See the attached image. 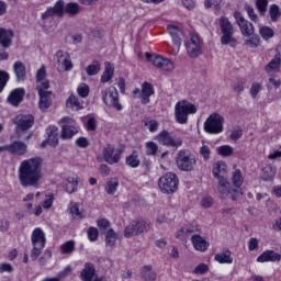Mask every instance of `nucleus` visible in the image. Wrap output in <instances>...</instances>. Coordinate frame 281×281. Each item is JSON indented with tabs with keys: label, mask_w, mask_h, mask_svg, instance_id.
I'll list each match as a JSON object with an SVG mask.
<instances>
[{
	"label": "nucleus",
	"mask_w": 281,
	"mask_h": 281,
	"mask_svg": "<svg viewBox=\"0 0 281 281\" xmlns=\"http://www.w3.org/2000/svg\"><path fill=\"white\" fill-rule=\"evenodd\" d=\"M217 153L222 155V157H232V155H234V148L229 145H223L218 147Z\"/></svg>",
	"instance_id": "50"
},
{
	"label": "nucleus",
	"mask_w": 281,
	"mask_h": 281,
	"mask_svg": "<svg viewBox=\"0 0 281 281\" xmlns=\"http://www.w3.org/2000/svg\"><path fill=\"white\" fill-rule=\"evenodd\" d=\"M176 166L181 172H192L196 167V156L189 149H181L176 155Z\"/></svg>",
	"instance_id": "3"
},
{
	"label": "nucleus",
	"mask_w": 281,
	"mask_h": 281,
	"mask_svg": "<svg viewBox=\"0 0 281 281\" xmlns=\"http://www.w3.org/2000/svg\"><path fill=\"white\" fill-rule=\"evenodd\" d=\"M97 128H98V120H95V117H90L87 122V130L97 131Z\"/></svg>",
	"instance_id": "61"
},
{
	"label": "nucleus",
	"mask_w": 281,
	"mask_h": 281,
	"mask_svg": "<svg viewBox=\"0 0 281 281\" xmlns=\"http://www.w3.org/2000/svg\"><path fill=\"white\" fill-rule=\"evenodd\" d=\"M77 92H78V95H80V98H88L89 97V87L87 86V83H81L77 88Z\"/></svg>",
	"instance_id": "54"
},
{
	"label": "nucleus",
	"mask_w": 281,
	"mask_h": 281,
	"mask_svg": "<svg viewBox=\"0 0 281 281\" xmlns=\"http://www.w3.org/2000/svg\"><path fill=\"white\" fill-rule=\"evenodd\" d=\"M245 85H247V81L245 79H238L233 85V90L235 91V93H243L245 91Z\"/></svg>",
	"instance_id": "52"
},
{
	"label": "nucleus",
	"mask_w": 281,
	"mask_h": 281,
	"mask_svg": "<svg viewBox=\"0 0 281 281\" xmlns=\"http://www.w3.org/2000/svg\"><path fill=\"white\" fill-rule=\"evenodd\" d=\"M47 77V71L45 70V65H43L36 72V80L37 82L41 80H45Z\"/></svg>",
	"instance_id": "62"
},
{
	"label": "nucleus",
	"mask_w": 281,
	"mask_h": 281,
	"mask_svg": "<svg viewBox=\"0 0 281 281\" xmlns=\"http://www.w3.org/2000/svg\"><path fill=\"white\" fill-rule=\"evenodd\" d=\"M64 188L68 194H74L78 190V179L74 177H69L65 182H64Z\"/></svg>",
	"instance_id": "38"
},
{
	"label": "nucleus",
	"mask_w": 281,
	"mask_h": 281,
	"mask_svg": "<svg viewBox=\"0 0 281 281\" xmlns=\"http://www.w3.org/2000/svg\"><path fill=\"white\" fill-rule=\"evenodd\" d=\"M31 243L33 245L31 258L35 261L38 260V256H41V254H43V249H45V243H47L45 232H43L42 228H35L31 235Z\"/></svg>",
	"instance_id": "7"
},
{
	"label": "nucleus",
	"mask_w": 281,
	"mask_h": 281,
	"mask_svg": "<svg viewBox=\"0 0 281 281\" xmlns=\"http://www.w3.org/2000/svg\"><path fill=\"white\" fill-rule=\"evenodd\" d=\"M191 243L196 251H207L210 244L201 235H192Z\"/></svg>",
	"instance_id": "28"
},
{
	"label": "nucleus",
	"mask_w": 281,
	"mask_h": 281,
	"mask_svg": "<svg viewBox=\"0 0 281 281\" xmlns=\"http://www.w3.org/2000/svg\"><path fill=\"white\" fill-rule=\"evenodd\" d=\"M13 71L15 74V78L18 82H23L27 76V70L25 68V64L23 61H15L13 65Z\"/></svg>",
	"instance_id": "27"
},
{
	"label": "nucleus",
	"mask_w": 281,
	"mask_h": 281,
	"mask_svg": "<svg viewBox=\"0 0 281 281\" xmlns=\"http://www.w3.org/2000/svg\"><path fill=\"white\" fill-rule=\"evenodd\" d=\"M246 37L247 38L244 41V45L247 47L256 48L260 45V36L252 33V35Z\"/></svg>",
	"instance_id": "42"
},
{
	"label": "nucleus",
	"mask_w": 281,
	"mask_h": 281,
	"mask_svg": "<svg viewBox=\"0 0 281 281\" xmlns=\"http://www.w3.org/2000/svg\"><path fill=\"white\" fill-rule=\"evenodd\" d=\"M64 10L66 14H69V16H76L80 12V4L76 2L64 4Z\"/></svg>",
	"instance_id": "41"
},
{
	"label": "nucleus",
	"mask_w": 281,
	"mask_h": 281,
	"mask_svg": "<svg viewBox=\"0 0 281 281\" xmlns=\"http://www.w3.org/2000/svg\"><path fill=\"white\" fill-rule=\"evenodd\" d=\"M217 192L220 193L221 199H232L233 201H238V199L245 194L243 189L232 187V183L227 178H220L217 182Z\"/></svg>",
	"instance_id": "4"
},
{
	"label": "nucleus",
	"mask_w": 281,
	"mask_h": 281,
	"mask_svg": "<svg viewBox=\"0 0 281 281\" xmlns=\"http://www.w3.org/2000/svg\"><path fill=\"white\" fill-rule=\"evenodd\" d=\"M227 175V165L223 161H218L213 166V176L216 180L225 179Z\"/></svg>",
	"instance_id": "29"
},
{
	"label": "nucleus",
	"mask_w": 281,
	"mask_h": 281,
	"mask_svg": "<svg viewBox=\"0 0 281 281\" xmlns=\"http://www.w3.org/2000/svg\"><path fill=\"white\" fill-rule=\"evenodd\" d=\"M150 224L144 220H134L132 221L124 229L125 238H133V236H139L144 232H148Z\"/></svg>",
	"instance_id": "11"
},
{
	"label": "nucleus",
	"mask_w": 281,
	"mask_h": 281,
	"mask_svg": "<svg viewBox=\"0 0 281 281\" xmlns=\"http://www.w3.org/2000/svg\"><path fill=\"white\" fill-rule=\"evenodd\" d=\"M47 89H49V81L47 79L37 81V85H36L37 93H49L50 91H47Z\"/></svg>",
	"instance_id": "48"
},
{
	"label": "nucleus",
	"mask_w": 281,
	"mask_h": 281,
	"mask_svg": "<svg viewBox=\"0 0 281 281\" xmlns=\"http://www.w3.org/2000/svg\"><path fill=\"white\" fill-rule=\"evenodd\" d=\"M61 254H74L76 251V241L68 240L60 246Z\"/></svg>",
	"instance_id": "46"
},
{
	"label": "nucleus",
	"mask_w": 281,
	"mask_h": 281,
	"mask_svg": "<svg viewBox=\"0 0 281 281\" xmlns=\"http://www.w3.org/2000/svg\"><path fill=\"white\" fill-rule=\"evenodd\" d=\"M200 155L203 157L204 161H210V155H212V150L207 145H203L200 148Z\"/></svg>",
	"instance_id": "53"
},
{
	"label": "nucleus",
	"mask_w": 281,
	"mask_h": 281,
	"mask_svg": "<svg viewBox=\"0 0 281 281\" xmlns=\"http://www.w3.org/2000/svg\"><path fill=\"white\" fill-rule=\"evenodd\" d=\"M12 38H14V31L0 27V45L4 49L12 46Z\"/></svg>",
	"instance_id": "22"
},
{
	"label": "nucleus",
	"mask_w": 281,
	"mask_h": 281,
	"mask_svg": "<svg viewBox=\"0 0 281 281\" xmlns=\"http://www.w3.org/2000/svg\"><path fill=\"white\" fill-rule=\"evenodd\" d=\"M280 260L281 255L273 250H266L257 258V262H280Z\"/></svg>",
	"instance_id": "24"
},
{
	"label": "nucleus",
	"mask_w": 281,
	"mask_h": 281,
	"mask_svg": "<svg viewBox=\"0 0 281 281\" xmlns=\"http://www.w3.org/2000/svg\"><path fill=\"white\" fill-rule=\"evenodd\" d=\"M40 95L38 108L41 111H47L52 106V92H37Z\"/></svg>",
	"instance_id": "30"
},
{
	"label": "nucleus",
	"mask_w": 281,
	"mask_h": 281,
	"mask_svg": "<svg viewBox=\"0 0 281 281\" xmlns=\"http://www.w3.org/2000/svg\"><path fill=\"white\" fill-rule=\"evenodd\" d=\"M276 167L272 165H266L261 171L262 181H273V179H276Z\"/></svg>",
	"instance_id": "32"
},
{
	"label": "nucleus",
	"mask_w": 281,
	"mask_h": 281,
	"mask_svg": "<svg viewBox=\"0 0 281 281\" xmlns=\"http://www.w3.org/2000/svg\"><path fill=\"white\" fill-rule=\"evenodd\" d=\"M147 60L153 63L154 67H157V69H161V71H172L175 69V64L168 58H164L162 56H155L153 58V55L150 53L145 54Z\"/></svg>",
	"instance_id": "14"
},
{
	"label": "nucleus",
	"mask_w": 281,
	"mask_h": 281,
	"mask_svg": "<svg viewBox=\"0 0 281 281\" xmlns=\"http://www.w3.org/2000/svg\"><path fill=\"white\" fill-rule=\"evenodd\" d=\"M9 154L23 157V155L27 154V144L23 143L22 140H15L9 144Z\"/></svg>",
	"instance_id": "21"
},
{
	"label": "nucleus",
	"mask_w": 281,
	"mask_h": 281,
	"mask_svg": "<svg viewBox=\"0 0 281 281\" xmlns=\"http://www.w3.org/2000/svg\"><path fill=\"white\" fill-rule=\"evenodd\" d=\"M52 16H58L61 19V16H65V1L58 0L53 8H48L46 12L42 14V19H49Z\"/></svg>",
	"instance_id": "17"
},
{
	"label": "nucleus",
	"mask_w": 281,
	"mask_h": 281,
	"mask_svg": "<svg viewBox=\"0 0 281 281\" xmlns=\"http://www.w3.org/2000/svg\"><path fill=\"white\" fill-rule=\"evenodd\" d=\"M56 60L58 67H61L64 71H71V69H74V64L71 63V56L69 53L65 50H58L56 53Z\"/></svg>",
	"instance_id": "18"
},
{
	"label": "nucleus",
	"mask_w": 281,
	"mask_h": 281,
	"mask_svg": "<svg viewBox=\"0 0 281 281\" xmlns=\"http://www.w3.org/2000/svg\"><path fill=\"white\" fill-rule=\"evenodd\" d=\"M122 153H124L122 149L115 148V146L108 144L103 147L102 156L106 164L113 166L114 164H120Z\"/></svg>",
	"instance_id": "12"
},
{
	"label": "nucleus",
	"mask_w": 281,
	"mask_h": 281,
	"mask_svg": "<svg viewBox=\"0 0 281 281\" xmlns=\"http://www.w3.org/2000/svg\"><path fill=\"white\" fill-rule=\"evenodd\" d=\"M220 27L222 30L221 43L222 45H229V47H236L238 40L234 37V25L227 18H220Z\"/></svg>",
	"instance_id": "6"
},
{
	"label": "nucleus",
	"mask_w": 281,
	"mask_h": 281,
	"mask_svg": "<svg viewBox=\"0 0 281 281\" xmlns=\"http://www.w3.org/2000/svg\"><path fill=\"white\" fill-rule=\"evenodd\" d=\"M234 170L231 176V181L237 190H240L243 188V183H245V177H243V171L238 168H236V165L233 166Z\"/></svg>",
	"instance_id": "26"
},
{
	"label": "nucleus",
	"mask_w": 281,
	"mask_h": 281,
	"mask_svg": "<svg viewBox=\"0 0 281 281\" xmlns=\"http://www.w3.org/2000/svg\"><path fill=\"white\" fill-rule=\"evenodd\" d=\"M215 260L220 262V265H232V262H234V258H232V251L229 250L215 255Z\"/></svg>",
	"instance_id": "36"
},
{
	"label": "nucleus",
	"mask_w": 281,
	"mask_h": 281,
	"mask_svg": "<svg viewBox=\"0 0 281 281\" xmlns=\"http://www.w3.org/2000/svg\"><path fill=\"white\" fill-rule=\"evenodd\" d=\"M140 278L145 281H156L157 273L153 271V266H145L140 270Z\"/></svg>",
	"instance_id": "34"
},
{
	"label": "nucleus",
	"mask_w": 281,
	"mask_h": 281,
	"mask_svg": "<svg viewBox=\"0 0 281 281\" xmlns=\"http://www.w3.org/2000/svg\"><path fill=\"white\" fill-rule=\"evenodd\" d=\"M259 34L261 35V37L263 38V41H269V38H273V30L269 26H262L259 30Z\"/></svg>",
	"instance_id": "49"
},
{
	"label": "nucleus",
	"mask_w": 281,
	"mask_h": 281,
	"mask_svg": "<svg viewBox=\"0 0 281 281\" xmlns=\"http://www.w3.org/2000/svg\"><path fill=\"white\" fill-rule=\"evenodd\" d=\"M281 60L277 57L270 60L265 67L267 74H278L280 71Z\"/></svg>",
	"instance_id": "37"
},
{
	"label": "nucleus",
	"mask_w": 281,
	"mask_h": 281,
	"mask_svg": "<svg viewBox=\"0 0 281 281\" xmlns=\"http://www.w3.org/2000/svg\"><path fill=\"white\" fill-rule=\"evenodd\" d=\"M186 47L191 58L201 56V40H199L198 35L192 34L190 41L186 43Z\"/></svg>",
	"instance_id": "16"
},
{
	"label": "nucleus",
	"mask_w": 281,
	"mask_h": 281,
	"mask_svg": "<svg viewBox=\"0 0 281 281\" xmlns=\"http://www.w3.org/2000/svg\"><path fill=\"white\" fill-rule=\"evenodd\" d=\"M101 65L100 61L94 60L86 69L88 76H98L100 74Z\"/></svg>",
	"instance_id": "45"
},
{
	"label": "nucleus",
	"mask_w": 281,
	"mask_h": 281,
	"mask_svg": "<svg viewBox=\"0 0 281 281\" xmlns=\"http://www.w3.org/2000/svg\"><path fill=\"white\" fill-rule=\"evenodd\" d=\"M223 124H225V117L218 113H213L204 122V131L210 135H218L223 133Z\"/></svg>",
	"instance_id": "10"
},
{
	"label": "nucleus",
	"mask_w": 281,
	"mask_h": 281,
	"mask_svg": "<svg viewBox=\"0 0 281 281\" xmlns=\"http://www.w3.org/2000/svg\"><path fill=\"white\" fill-rule=\"evenodd\" d=\"M210 271V268L205 263H200L198 267L194 268L193 273H199L200 276H203L204 273H207Z\"/></svg>",
	"instance_id": "59"
},
{
	"label": "nucleus",
	"mask_w": 281,
	"mask_h": 281,
	"mask_svg": "<svg viewBox=\"0 0 281 281\" xmlns=\"http://www.w3.org/2000/svg\"><path fill=\"white\" fill-rule=\"evenodd\" d=\"M10 80V74L7 71L0 70V93L5 89V85H8V81Z\"/></svg>",
	"instance_id": "51"
},
{
	"label": "nucleus",
	"mask_w": 281,
	"mask_h": 281,
	"mask_svg": "<svg viewBox=\"0 0 281 281\" xmlns=\"http://www.w3.org/2000/svg\"><path fill=\"white\" fill-rule=\"evenodd\" d=\"M117 186H120V181L117 180V178H112L110 181L106 182L105 192L108 194H115V192L117 191Z\"/></svg>",
	"instance_id": "44"
},
{
	"label": "nucleus",
	"mask_w": 281,
	"mask_h": 281,
	"mask_svg": "<svg viewBox=\"0 0 281 281\" xmlns=\"http://www.w3.org/2000/svg\"><path fill=\"white\" fill-rule=\"evenodd\" d=\"M145 148H146V155L148 156H155L159 150V146L155 142H147L145 144Z\"/></svg>",
	"instance_id": "47"
},
{
	"label": "nucleus",
	"mask_w": 281,
	"mask_h": 281,
	"mask_svg": "<svg viewBox=\"0 0 281 281\" xmlns=\"http://www.w3.org/2000/svg\"><path fill=\"white\" fill-rule=\"evenodd\" d=\"M77 133H78V128H76V126L65 124L61 127L60 137L61 139H71V137H74V135H76Z\"/></svg>",
	"instance_id": "35"
},
{
	"label": "nucleus",
	"mask_w": 281,
	"mask_h": 281,
	"mask_svg": "<svg viewBox=\"0 0 281 281\" xmlns=\"http://www.w3.org/2000/svg\"><path fill=\"white\" fill-rule=\"evenodd\" d=\"M158 144L161 146H168L169 148H179L183 146V139L181 137H172L170 132L164 130L156 137Z\"/></svg>",
	"instance_id": "13"
},
{
	"label": "nucleus",
	"mask_w": 281,
	"mask_h": 281,
	"mask_svg": "<svg viewBox=\"0 0 281 281\" xmlns=\"http://www.w3.org/2000/svg\"><path fill=\"white\" fill-rule=\"evenodd\" d=\"M46 135L47 139L43 143V145L49 144L53 146V148H56V146H58V128L54 125L48 126L46 128Z\"/></svg>",
	"instance_id": "23"
},
{
	"label": "nucleus",
	"mask_w": 281,
	"mask_h": 281,
	"mask_svg": "<svg viewBox=\"0 0 281 281\" xmlns=\"http://www.w3.org/2000/svg\"><path fill=\"white\" fill-rule=\"evenodd\" d=\"M236 23L239 26V30L243 34V36H254V24H251V22L247 21L244 16L243 13L236 11L234 13Z\"/></svg>",
	"instance_id": "15"
},
{
	"label": "nucleus",
	"mask_w": 281,
	"mask_h": 281,
	"mask_svg": "<svg viewBox=\"0 0 281 281\" xmlns=\"http://www.w3.org/2000/svg\"><path fill=\"white\" fill-rule=\"evenodd\" d=\"M66 106L69 109H74L75 111H80L82 109V103L78 100V97L70 94V97L66 101Z\"/></svg>",
	"instance_id": "39"
},
{
	"label": "nucleus",
	"mask_w": 281,
	"mask_h": 281,
	"mask_svg": "<svg viewBox=\"0 0 281 281\" xmlns=\"http://www.w3.org/2000/svg\"><path fill=\"white\" fill-rule=\"evenodd\" d=\"M150 95H155V88L153 83L145 81L140 87V102L142 104L150 103Z\"/></svg>",
	"instance_id": "19"
},
{
	"label": "nucleus",
	"mask_w": 281,
	"mask_h": 281,
	"mask_svg": "<svg viewBox=\"0 0 281 281\" xmlns=\"http://www.w3.org/2000/svg\"><path fill=\"white\" fill-rule=\"evenodd\" d=\"M269 16L272 23H278V19L281 16L280 7L278 4H271L269 7Z\"/></svg>",
	"instance_id": "43"
},
{
	"label": "nucleus",
	"mask_w": 281,
	"mask_h": 281,
	"mask_svg": "<svg viewBox=\"0 0 281 281\" xmlns=\"http://www.w3.org/2000/svg\"><path fill=\"white\" fill-rule=\"evenodd\" d=\"M268 5H269V1L268 0H257L256 1L257 10H259V12L261 14H265V12H267V7Z\"/></svg>",
	"instance_id": "56"
},
{
	"label": "nucleus",
	"mask_w": 281,
	"mask_h": 281,
	"mask_svg": "<svg viewBox=\"0 0 281 281\" xmlns=\"http://www.w3.org/2000/svg\"><path fill=\"white\" fill-rule=\"evenodd\" d=\"M18 172L22 188H38L43 179V159L34 157L23 160Z\"/></svg>",
	"instance_id": "1"
},
{
	"label": "nucleus",
	"mask_w": 281,
	"mask_h": 281,
	"mask_svg": "<svg viewBox=\"0 0 281 281\" xmlns=\"http://www.w3.org/2000/svg\"><path fill=\"white\" fill-rule=\"evenodd\" d=\"M158 187L164 194H175L179 188V177L172 172H167L159 178Z\"/></svg>",
	"instance_id": "8"
},
{
	"label": "nucleus",
	"mask_w": 281,
	"mask_h": 281,
	"mask_svg": "<svg viewBox=\"0 0 281 281\" xmlns=\"http://www.w3.org/2000/svg\"><path fill=\"white\" fill-rule=\"evenodd\" d=\"M69 273H71V266H67L63 271H60L56 277L55 280H65L67 278V276H69Z\"/></svg>",
	"instance_id": "57"
},
{
	"label": "nucleus",
	"mask_w": 281,
	"mask_h": 281,
	"mask_svg": "<svg viewBox=\"0 0 281 281\" xmlns=\"http://www.w3.org/2000/svg\"><path fill=\"white\" fill-rule=\"evenodd\" d=\"M13 124H15V135L19 139L24 142H30L34 136V132L30 131L34 126V115L32 114H19L13 119Z\"/></svg>",
	"instance_id": "2"
},
{
	"label": "nucleus",
	"mask_w": 281,
	"mask_h": 281,
	"mask_svg": "<svg viewBox=\"0 0 281 281\" xmlns=\"http://www.w3.org/2000/svg\"><path fill=\"white\" fill-rule=\"evenodd\" d=\"M114 75H115V67H113L111 63L105 61V69L101 76L102 85H106V82L112 80Z\"/></svg>",
	"instance_id": "31"
},
{
	"label": "nucleus",
	"mask_w": 281,
	"mask_h": 281,
	"mask_svg": "<svg viewBox=\"0 0 281 281\" xmlns=\"http://www.w3.org/2000/svg\"><path fill=\"white\" fill-rule=\"evenodd\" d=\"M246 12L251 21H258V15L251 5H246Z\"/></svg>",
	"instance_id": "63"
},
{
	"label": "nucleus",
	"mask_w": 281,
	"mask_h": 281,
	"mask_svg": "<svg viewBox=\"0 0 281 281\" xmlns=\"http://www.w3.org/2000/svg\"><path fill=\"white\" fill-rule=\"evenodd\" d=\"M196 111V105L187 100L177 102L175 106L176 122L178 124H186L188 122V115H194Z\"/></svg>",
	"instance_id": "5"
},
{
	"label": "nucleus",
	"mask_w": 281,
	"mask_h": 281,
	"mask_svg": "<svg viewBox=\"0 0 281 281\" xmlns=\"http://www.w3.org/2000/svg\"><path fill=\"white\" fill-rule=\"evenodd\" d=\"M261 89H262V85H260L258 82H254L251 85V87H250V95H251V98H256Z\"/></svg>",
	"instance_id": "58"
},
{
	"label": "nucleus",
	"mask_w": 281,
	"mask_h": 281,
	"mask_svg": "<svg viewBox=\"0 0 281 281\" xmlns=\"http://www.w3.org/2000/svg\"><path fill=\"white\" fill-rule=\"evenodd\" d=\"M167 30H168L177 49H179V47H181V36H183V31H181V29H179V26H175V25H170V24L167 26Z\"/></svg>",
	"instance_id": "25"
},
{
	"label": "nucleus",
	"mask_w": 281,
	"mask_h": 281,
	"mask_svg": "<svg viewBox=\"0 0 281 281\" xmlns=\"http://www.w3.org/2000/svg\"><path fill=\"white\" fill-rule=\"evenodd\" d=\"M88 238L91 240V243H95L98 240V228L90 227L88 228Z\"/></svg>",
	"instance_id": "60"
},
{
	"label": "nucleus",
	"mask_w": 281,
	"mask_h": 281,
	"mask_svg": "<svg viewBox=\"0 0 281 281\" xmlns=\"http://www.w3.org/2000/svg\"><path fill=\"white\" fill-rule=\"evenodd\" d=\"M125 164L130 168H139V165L142 164L139 151L133 150L132 154L125 158Z\"/></svg>",
	"instance_id": "33"
},
{
	"label": "nucleus",
	"mask_w": 281,
	"mask_h": 281,
	"mask_svg": "<svg viewBox=\"0 0 281 281\" xmlns=\"http://www.w3.org/2000/svg\"><path fill=\"white\" fill-rule=\"evenodd\" d=\"M70 214L75 218H85V215L82 212H80V207H78V204H72L70 207Z\"/></svg>",
	"instance_id": "55"
},
{
	"label": "nucleus",
	"mask_w": 281,
	"mask_h": 281,
	"mask_svg": "<svg viewBox=\"0 0 281 281\" xmlns=\"http://www.w3.org/2000/svg\"><path fill=\"white\" fill-rule=\"evenodd\" d=\"M23 98H25V89L16 88L10 92L7 102L12 104V106H19L23 102Z\"/></svg>",
	"instance_id": "20"
},
{
	"label": "nucleus",
	"mask_w": 281,
	"mask_h": 281,
	"mask_svg": "<svg viewBox=\"0 0 281 281\" xmlns=\"http://www.w3.org/2000/svg\"><path fill=\"white\" fill-rule=\"evenodd\" d=\"M117 240L115 231H113V228H110L106 233H105V245L106 247H110V249H113V247H115V243Z\"/></svg>",
	"instance_id": "40"
},
{
	"label": "nucleus",
	"mask_w": 281,
	"mask_h": 281,
	"mask_svg": "<svg viewBox=\"0 0 281 281\" xmlns=\"http://www.w3.org/2000/svg\"><path fill=\"white\" fill-rule=\"evenodd\" d=\"M76 145L79 148H87L89 146V139H87L86 137H79L76 140Z\"/></svg>",
	"instance_id": "64"
},
{
	"label": "nucleus",
	"mask_w": 281,
	"mask_h": 281,
	"mask_svg": "<svg viewBox=\"0 0 281 281\" xmlns=\"http://www.w3.org/2000/svg\"><path fill=\"white\" fill-rule=\"evenodd\" d=\"M102 101L106 106H112L115 111H122L124 106L120 103V92L115 87H108L102 92Z\"/></svg>",
	"instance_id": "9"
}]
</instances>
